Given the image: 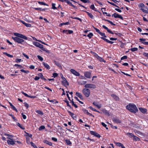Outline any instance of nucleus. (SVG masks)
I'll return each mask as SVG.
<instances>
[{
  "instance_id": "f704fd0d",
  "label": "nucleus",
  "mask_w": 148,
  "mask_h": 148,
  "mask_svg": "<svg viewBox=\"0 0 148 148\" xmlns=\"http://www.w3.org/2000/svg\"><path fill=\"white\" fill-rule=\"evenodd\" d=\"M65 141L67 145H70L72 144V143L68 139L66 140Z\"/></svg>"
},
{
  "instance_id": "774afa93",
  "label": "nucleus",
  "mask_w": 148,
  "mask_h": 148,
  "mask_svg": "<svg viewBox=\"0 0 148 148\" xmlns=\"http://www.w3.org/2000/svg\"><path fill=\"white\" fill-rule=\"evenodd\" d=\"M21 93L26 97H29V95H28L27 94L24 92H22Z\"/></svg>"
},
{
  "instance_id": "9d476101",
  "label": "nucleus",
  "mask_w": 148,
  "mask_h": 148,
  "mask_svg": "<svg viewBox=\"0 0 148 148\" xmlns=\"http://www.w3.org/2000/svg\"><path fill=\"white\" fill-rule=\"evenodd\" d=\"M90 133L91 134L94 135L95 136L98 138H99L101 137V136L98 134L97 133L93 131H90Z\"/></svg>"
},
{
  "instance_id": "7c9ffc66",
  "label": "nucleus",
  "mask_w": 148,
  "mask_h": 148,
  "mask_svg": "<svg viewBox=\"0 0 148 148\" xmlns=\"http://www.w3.org/2000/svg\"><path fill=\"white\" fill-rule=\"evenodd\" d=\"M139 40L140 41V42L142 43L143 44L145 45V43L144 42H146L145 41L146 40V39H145L143 38H140L139 39Z\"/></svg>"
},
{
  "instance_id": "2f4dec72",
  "label": "nucleus",
  "mask_w": 148,
  "mask_h": 148,
  "mask_svg": "<svg viewBox=\"0 0 148 148\" xmlns=\"http://www.w3.org/2000/svg\"><path fill=\"white\" fill-rule=\"evenodd\" d=\"M111 96L114 99H115L116 100H119V97L117 96H116L114 95H112Z\"/></svg>"
},
{
  "instance_id": "e433bc0d",
  "label": "nucleus",
  "mask_w": 148,
  "mask_h": 148,
  "mask_svg": "<svg viewBox=\"0 0 148 148\" xmlns=\"http://www.w3.org/2000/svg\"><path fill=\"white\" fill-rule=\"evenodd\" d=\"M36 112L38 113V114L41 115H43V113L42 111H41L40 110H37L36 111Z\"/></svg>"
},
{
  "instance_id": "c9c22d12",
  "label": "nucleus",
  "mask_w": 148,
  "mask_h": 148,
  "mask_svg": "<svg viewBox=\"0 0 148 148\" xmlns=\"http://www.w3.org/2000/svg\"><path fill=\"white\" fill-rule=\"evenodd\" d=\"M16 125L21 129L23 130H24L25 129V127L21 125L19 123H17Z\"/></svg>"
},
{
  "instance_id": "ea45409f",
  "label": "nucleus",
  "mask_w": 148,
  "mask_h": 148,
  "mask_svg": "<svg viewBox=\"0 0 148 148\" xmlns=\"http://www.w3.org/2000/svg\"><path fill=\"white\" fill-rule=\"evenodd\" d=\"M55 5H56L55 3H52V8L54 10L57 9V8L55 7Z\"/></svg>"
},
{
  "instance_id": "f3484780",
  "label": "nucleus",
  "mask_w": 148,
  "mask_h": 148,
  "mask_svg": "<svg viewBox=\"0 0 148 148\" xmlns=\"http://www.w3.org/2000/svg\"><path fill=\"white\" fill-rule=\"evenodd\" d=\"M102 27L103 28H104V29H106V30H107V32L112 34H114V33L112 32L111 31H110V30H109L107 27H106L105 25H103L102 26Z\"/></svg>"
},
{
  "instance_id": "1a4fd4ad",
  "label": "nucleus",
  "mask_w": 148,
  "mask_h": 148,
  "mask_svg": "<svg viewBox=\"0 0 148 148\" xmlns=\"http://www.w3.org/2000/svg\"><path fill=\"white\" fill-rule=\"evenodd\" d=\"M70 71L73 74L76 76H79L80 75V74L78 72L73 69H71L70 70Z\"/></svg>"
},
{
  "instance_id": "8fccbe9b",
  "label": "nucleus",
  "mask_w": 148,
  "mask_h": 148,
  "mask_svg": "<svg viewBox=\"0 0 148 148\" xmlns=\"http://www.w3.org/2000/svg\"><path fill=\"white\" fill-rule=\"evenodd\" d=\"M90 8L91 9L95 11H96V10H95V8L94 4H92L91 5V6H90Z\"/></svg>"
},
{
  "instance_id": "a211bd4d",
  "label": "nucleus",
  "mask_w": 148,
  "mask_h": 148,
  "mask_svg": "<svg viewBox=\"0 0 148 148\" xmlns=\"http://www.w3.org/2000/svg\"><path fill=\"white\" fill-rule=\"evenodd\" d=\"M101 38V39L105 41L106 42H107L108 43H110V44H112L114 42H113L110 41L103 37H102Z\"/></svg>"
},
{
  "instance_id": "a18cd8bd",
  "label": "nucleus",
  "mask_w": 148,
  "mask_h": 148,
  "mask_svg": "<svg viewBox=\"0 0 148 148\" xmlns=\"http://www.w3.org/2000/svg\"><path fill=\"white\" fill-rule=\"evenodd\" d=\"M130 50L134 52L136 51H137L138 50V48L136 47L130 49Z\"/></svg>"
},
{
  "instance_id": "09e8293b",
  "label": "nucleus",
  "mask_w": 148,
  "mask_h": 148,
  "mask_svg": "<svg viewBox=\"0 0 148 148\" xmlns=\"http://www.w3.org/2000/svg\"><path fill=\"white\" fill-rule=\"evenodd\" d=\"M26 142L28 144L30 143V138L29 137H26Z\"/></svg>"
},
{
  "instance_id": "423d86ee",
  "label": "nucleus",
  "mask_w": 148,
  "mask_h": 148,
  "mask_svg": "<svg viewBox=\"0 0 148 148\" xmlns=\"http://www.w3.org/2000/svg\"><path fill=\"white\" fill-rule=\"evenodd\" d=\"M84 87L85 88L95 89L96 88V86L92 84H87L85 85Z\"/></svg>"
},
{
  "instance_id": "aec40b11",
  "label": "nucleus",
  "mask_w": 148,
  "mask_h": 148,
  "mask_svg": "<svg viewBox=\"0 0 148 148\" xmlns=\"http://www.w3.org/2000/svg\"><path fill=\"white\" fill-rule=\"evenodd\" d=\"M76 95L80 98L81 99H83V97L80 93L78 92H76Z\"/></svg>"
},
{
  "instance_id": "bb28decb",
  "label": "nucleus",
  "mask_w": 148,
  "mask_h": 148,
  "mask_svg": "<svg viewBox=\"0 0 148 148\" xmlns=\"http://www.w3.org/2000/svg\"><path fill=\"white\" fill-rule=\"evenodd\" d=\"M38 75L39 76H40V78L44 80H46V79L44 77L43 75H42V73H39L38 74Z\"/></svg>"
},
{
  "instance_id": "69168bd1",
  "label": "nucleus",
  "mask_w": 148,
  "mask_h": 148,
  "mask_svg": "<svg viewBox=\"0 0 148 148\" xmlns=\"http://www.w3.org/2000/svg\"><path fill=\"white\" fill-rule=\"evenodd\" d=\"M26 136H28L29 137L31 138L32 136V135L31 134H29V133H26Z\"/></svg>"
},
{
  "instance_id": "dca6fc26",
  "label": "nucleus",
  "mask_w": 148,
  "mask_h": 148,
  "mask_svg": "<svg viewBox=\"0 0 148 148\" xmlns=\"http://www.w3.org/2000/svg\"><path fill=\"white\" fill-rule=\"evenodd\" d=\"M68 112L69 113V114L71 116V117L74 119H75L77 117L75 114L71 112L70 111H68Z\"/></svg>"
},
{
  "instance_id": "4d7b16f0",
  "label": "nucleus",
  "mask_w": 148,
  "mask_h": 148,
  "mask_svg": "<svg viewBox=\"0 0 148 148\" xmlns=\"http://www.w3.org/2000/svg\"><path fill=\"white\" fill-rule=\"evenodd\" d=\"M99 34L102 36H103L104 37H106V36L105 35V34L104 33H102L101 32L99 33Z\"/></svg>"
},
{
  "instance_id": "052dcab7",
  "label": "nucleus",
  "mask_w": 148,
  "mask_h": 148,
  "mask_svg": "<svg viewBox=\"0 0 148 148\" xmlns=\"http://www.w3.org/2000/svg\"><path fill=\"white\" fill-rule=\"evenodd\" d=\"M22 60L21 59H17L15 60V62L16 63L20 62Z\"/></svg>"
},
{
  "instance_id": "4be33fe9",
  "label": "nucleus",
  "mask_w": 148,
  "mask_h": 148,
  "mask_svg": "<svg viewBox=\"0 0 148 148\" xmlns=\"http://www.w3.org/2000/svg\"><path fill=\"white\" fill-rule=\"evenodd\" d=\"M65 2H66L68 4L70 5L72 7H73L74 8H75L76 6L74 5H73L71 2L70 1H69L68 0H66L65 1Z\"/></svg>"
},
{
  "instance_id": "0e129e2a",
  "label": "nucleus",
  "mask_w": 148,
  "mask_h": 148,
  "mask_svg": "<svg viewBox=\"0 0 148 148\" xmlns=\"http://www.w3.org/2000/svg\"><path fill=\"white\" fill-rule=\"evenodd\" d=\"M9 115L12 116V119H13L14 120V121H16V119L15 118L14 116L13 115H12L11 114H9Z\"/></svg>"
},
{
  "instance_id": "2eb2a0df",
  "label": "nucleus",
  "mask_w": 148,
  "mask_h": 148,
  "mask_svg": "<svg viewBox=\"0 0 148 148\" xmlns=\"http://www.w3.org/2000/svg\"><path fill=\"white\" fill-rule=\"evenodd\" d=\"M141 10L144 12L146 13H148V8L146 6H145L143 9H141Z\"/></svg>"
},
{
  "instance_id": "f8f14e48",
  "label": "nucleus",
  "mask_w": 148,
  "mask_h": 148,
  "mask_svg": "<svg viewBox=\"0 0 148 148\" xmlns=\"http://www.w3.org/2000/svg\"><path fill=\"white\" fill-rule=\"evenodd\" d=\"M113 121L114 122L117 123H120L121 122L120 120L117 118L114 117L113 118Z\"/></svg>"
},
{
  "instance_id": "5fc2aeb1",
  "label": "nucleus",
  "mask_w": 148,
  "mask_h": 148,
  "mask_svg": "<svg viewBox=\"0 0 148 148\" xmlns=\"http://www.w3.org/2000/svg\"><path fill=\"white\" fill-rule=\"evenodd\" d=\"M21 71L22 72H24L26 73H29V71H25L24 69L21 70Z\"/></svg>"
},
{
  "instance_id": "b1692460",
  "label": "nucleus",
  "mask_w": 148,
  "mask_h": 148,
  "mask_svg": "<svg viewBox=\"0 0 148 148\" xmlns=\"http://www.w3.org/2000/svg\"><path fill=\"white\" fill-rule=\"evenodd\" d=\"M43 142L45 144H46L50 146H51L52 145V143L51 142H49L47 140H44Z\"/></svg>"
},
{
  "instance_id": "37998d69",
  "label": "nucleus",
  "mask_w": 148,
  "mask_h": 148,
  "mask_svg": "<svg viewBox=\"0 0 148 148\" xmlns=\"http://www.w3.org/2000/svg\"><path fill=\"white\" fill-rule=\"evenodd\" d=\"M64 101L66 103L67 105V106H69L70 108H71V106L69 105V101L67 100H65Z\"/></svg>"
},
{
  "instance_id": "13d9d810",
  "label": "nucleus",
  "mask_w": 148,
  "mask_h": 148,
  "mask_svg": "<svg viewBox=\"0 0 148 148\" xmlns=\"http://www.w3.org/2000/svg\"><path fill=\"white\" fill-rule=\"evenodd\" d=\"M83 112L85 113V114H87V115L88 114V113L89 112H88V110H86V109H83Z\"/></svg>"
},
{
  "instance_id": "338daca9",
  "label": "nucleus",
  "mask_w": 148,
  "mask_h": 148,
  "mask_svg": "<svg viewBox=\"0 0 148 148\" xmlns=\"http://www.w3.org/2000/svg\"><path fill=\"white\" fill-rule=\"evenodd\" d=\"M143 55L145 57L148 58V53L144 52L143 53Z\"/></svg>"
},
{
  "instance_id": "4468645a",
  "label": "nucleus",
  "mask_w": 148,
  "mask_h": 148,
  "mask_svg": "<svg viewBox=\"0 0 148 148\" xmlns=\"http://www.w3.org/2000/svg\"><path fill=\"white\" fill-rule=\"evenodd\" d=\"M91 73L89 72H87L84 73V75L87 78H90Z\"/></svg>"
},
{
  "instance_id": "6e6552de",
  "label": "nucleus",
  "mask_w": 148,
  "mask_h": 148,
  "mask_svg": "<svg viewBox=\"0 0 148 148\" xmlns=\"http://www.w3.org/2000/svg\"><path fill=\"white\" fill-rule=\"evenodd\" d=\"M9 139L7 140V143L9 145H13L15 144V142L14 141L13 139H12L10 138H7Z\"/></svg>"
},
{
  "instance_id": "0eeeda50",
  "label": "nucleus",
  "mask_w": 148,
  "mask_h": 148,
  "mask_svg": "<svg viewBox=\"0 0 148 148\" xmlns=\"http://www.w3.org/2000/svg\"><path fill=\"white\" fill-rule=\"evenodd\" d=\"M33 43L34 45L40 48H43V46L41 44L38 42L34 41L33 42Z\"/></svg>"
},
{
  "instance_id": "6ab92c4d",
  "label": "nucleus",
  "mask_w": 148,
  "mask_h": 148,
  "mask_svg": "<svg viewBox=\"0 0 148 148\" xmlns=\"http://www.w3.org/2000/svg\"><path fill=\"white\" fill-rule=\"evenodd\" d=\"M53 62L55 63L56 65H57L60 69H62V66H61V64L60 63L56 62V61H54Z\"/></svg>"
},
{
  "instance_id": "bf43d9fd",
  "label": "nucleus",
  "mask_w": 148,
  "mask_h": 148,
  "mask_svg": "<svg viewBox=\"0 0 148 148\" xmlns=\"http://www.w3.org/2000/svg\"><path fill=\"white\" fill-rule=\"evenodd\" d=\"M25 25L27 27H31V24L26 23L25 24Z\"/></svg>"
},
{
  "instance_id": "e2e57ef3",
  "label": "nucleus",
  "mask_w": 148,
  "mask_h": 148,
  "mask_svg": "<svg viewBox=\"0 0 148 148\" xmlns=\"http://www.w3.org/2000/svg\"><path fill=\"white\" fill-rule=\"evenodd\" d=\"M90 109H91L94 111L98 112H99V111H97L95 109H94L91 106H90Z\"/></svg>"
},
{
  "instance_id": "72a5a7b5",
  "label": "nucleus",
  "mask_w": 148,
  "mask_h": 148,
  "mask_svg": "<svg viewBox=\"0 0 148 148\" xmlns=\"http://www.w3.org/2000/svg\"><path fill=\"white\" fill-rule=\"evenodd\" d=\"M3 54L10 58H12L13 57L12 55L8 54L6 52H4L3 53Z\"/></svg>"
},
{
  "instance_id": "c03bdc74",
  "label": "nucleus",
  "mask_w": 148,
  "mask_h": 148,
  "mask_svg": "<svg viewBox=\"0 0 148 148\" xmlns=\"http://www.w3.org/2000/svg\"><path fill=\"white\" fill-rule=\"evenodd\" d=\"M104 20L106 21H107L110 24L112 25H115L111 21L106 19H105Z\"/></svg>"
},
{
  "instance_id": "79ce46f5",
  "label": "nucleus",
  "mask_w": 148,
  "mask_h": 148,
  "mask_svg": "<svg viewBox=\"0 0 148 148\" xmlns=\"http://www.w3.org/2000/svg\"><path fill=\"white\" fill-rule=\"evenodd\" d=\"M134 140L136 141H139L140 140V139L137 137L134 136Z\"/></svg>"
},
{
  "instance_id": "4c0bfd02",
  "label": "nucleus",
  "mask_w": 148,
  "mask_h": 148,
  "mask_svg": "<svg viewBox=\"0 0 148 148\" xmlns=\"http://www.w3.org/2000/svg\"><path fill=\"white\" fill-rule=\"evenodd\" d=\"M86 13L88 15V16L91 18H93V15L90 13L88 12H86Z\"/></svg>"
},
{
  "instance_id": "7ed1b4c3",
  "label": "nucleus",
  "mask_w": 148,
  "mask_h": 148,
  "mask_svg": "<svg viewBox=\"0 0 148 148\" xmlns=\"http://www.w3.org/2000/svg\"><path fill=\"white\" fill-rule=\"evenodd\" d=\"M91 53H92L94 56H95L97 59L99 60L101 62H105V61L102 58L99 56L97 53L92 51H91Z\"/></svg>"
},
{
  "instance_id": "f257e3e1",
  "label": "nucleus",
  "mask_w": 148,
  "mask_h": 148,
  "mask_svg": "<svg viewBox=\"0 0 148 148\" xmlns=\"http://www.w3.org/2000/svg\"><path fill=\"white\" fill-rule=\"evenodd\" d=\"M126 108L130 111L133 113H136L138 111L137 107L133 103H129L126 106Z\"/></svg>"
},
{
  "instance_id": "9b49d317",
  "label": "nucleus",
  "mask_w": 148,
  "mask_h": 148,
  "mask_svg": "<svg viewBox=\"0 0 148 148\" xmlns=\"http://www.w3.org/2000/svg\"><path fill=\"white\" fill-rule=\"evenodd\" d=\"M112 16H114L115 18H119L123 20V18L121 15H119L117 14L114 13L112 15Z\"/></svg>"
},
{
  "instance_id": "412c9836",
  "label": "nucleus",
  "mask_w": 148,
  "mask_h": 148,
  "mask_svg": "<svg viewBox=\"0 0 148 148\" xmlns=\"http://www.w3.org/2000/svg\"><path fill=\"white\" fill-rule=\"evenodd\" d=\"M42 64H43V65L45 67V68H46L47 69H50V66L47 63H46L45 62H43L42 63Z\"/></svg>"
},
{
  "instance_id": "473e14b6",
  "label": "nucleus",
  "mask_w": 148,
  "mask_h": 148,
  "mask_svg": "<svg viewBox=\"0 0 148 148\" xmlns=\"http://www.w3.org/2000/svg\"><path fill=\"white\" fill-rule=\"evenodd\" d=\"M35 9L36 10H40V11H45V10H46L47 9V8L42 9L41 8H35Z\"/></svg>"
},
{
  "instance_id": "20e7f679",
  "label": "nucleus",
  "mask_w": 148,
  "mask_h": 148,
  "mask_svg": "<svg viewBox=\"0 0 148 148\" xmlns=\"http://www.w3.org/2000/svg\"><path fill=\"white\" fill-rule=\"evenodd\" d=\"M12 38L14 40V41L19 43L21 44L24 41L22 39H21L17 37H12Z\"/></svg>"
},
{
  "instance_id": "a19ab883",
  "label": "nucleus",
  "mask_w": 148,
  "mask_h": 148,
  "mask_svg": "<svg viewBox=\"0 0 148 148\" xmlns=\"http://www.w3.org/2000/svg\"><path fill=\"white\" fill-rule=\"evenodd\" d=\"M145 6L144 4L142 3H140L139 5V6L141 8V9H143Z\"/></svg>"
},
{
  "instance_id": "5701e85b",
  "label": "nucleus",
  "mask_w": 148,
  "mask_h": 148,
  "mask_svg": "<svg viewBox=\"0 0 148 148\" xmlns=\"http://www.w3.org/2000/svg\"><path fill=\"white\" fill-rule=\"evenodd\" d=\"M140 111L143 113H145L147 112V110L146 109L143 108H139Z\"/></svg>"
},
{
  "instance_id": "de8ad7c7",
  "label": "nucleus",
  "mask_w": 148,
  "mask_h": 148,
  "mask_svg": "<svg viewBox=\"0 0 148 148\" xmlns=\"http://www.w3.org/2000/svg\"><path fill=\"white\" fill-rule=\"evenodd\" d=\"M127 135H129V137H132V136H134V135L132 133H127Z\"/></svg>"
},
{
  "instance_id": "39448f33",
  "label": "nucleus",
  "mask_w": 148,
  "mask_h": 148,
  "mask_svg": "<svg viewBox=\"0 0 148 148\" xmlns=\"http://www.w3.org/2000/svg\"><path fill=\"white\" fill-rule=\"evenodd\" d=\"M14 35L15 36L18 37V38H20L26 40L28 39L27 38L26 36L21 34H20L18 33H14Z\"/></svg>"
},
{
  "instance_id": "6e6d98bb",
  "label": "nucleus",
  "mask_w": 148,
  "mask_h": 148,
  "mask_svg": "<svg viewBox=\"0 0 148 148\" xmlns=\"http://www.w3.org/2000/svg\"><path fill=\"white\" fill-rule=\"evenodd\" d=\"M38 58L41 61H42L43 60V58L41 56L39 55H38L37 56Z\"/></svg>"
},
{
  "instance_id": "58836bf2",
  "label": "nucleus",
  "mask_w": 148,
  "mask_h": 148,
  "mask_svg": "<svg viewBox=\"0 0 148 148\" xmlns=\"http://www.w3.org/2000/svg\"><path fill=\"white\" fill-rule=\"evenodd\" d=\"M38 3L40 5L48 6V5L47 4H46L45 3L43 2L38 1Z\"/></svg>"
},
{
  "instance_id": "cd10ccee",
  "label": "nucleus",
  "mask_w": 148,
  "mask_h": 148,
  "mask_svg": "<svg viewBox=\"0 0 148 148\" xmlns=\"http://www.w3.org/2000/svg\"><path fill=\"white\" fill-rule=\"evenodd\" d=\"M102 111L103 113L109 116L110 115L109 114L108 112V111L106 110H102Z\"/></svg>"
},
{
  "instance_id": "c756f323",
  "label": "nucleus",
  "mask_w": 148,
  "mask_h": 148,
  "mask_svg": "<svg viewBox=\"0 0 148 148\" xmlns=\"http://www.w3.org/2000/svg\"><path fill=\"white\" fill-rule=\"evenodd\" d=\"M139 40L140 41V42L142 43L143 44L145 45V43L144 42H146L145 41L146 40V39H145L143 38H140L139 39Z\"/></svg>"
},
{
  "instance_id": "3c124183",
  "label": "nucleus",
  "mask_w": 148,
  "mask_h": 148,
  "mask_svg": "<svg viewBox=\"0 0 148 148\" xmlns=\"http://www.w3.org/2000/svg\"><path fill=\"white\" fill-rule=\"evenodd\" d=\"M45 128V127L43 125L41 126L39 128V130H44Z\"/></svg>"
},
{
  "instance_id": "49530a36",
  "label": "nucleus",
  "mask_w": 148,
  "mask_h": 148,
  "mask_svg": "<svg viewBox=\"0 0 148 148\" xmlns=\"http://www.w3.org/2000/svg\"><path fill=\"white\" fill-rule=\"evenodd\" d=\"M86 82H87L86 81H81V82H79V83L81 85H83L86 84Z\"/></svg>"
},
{
  "instance_id": "f03ea898",
  "label": "nucleus",
  "mask_w": 148,
  "mask_h": 148,
  "mask_svg": "<svg viewBox=\"0 0 148 148\" xmlns=\"http://www.w3.org/2000/svg\"><path fill=\"white\" fill-rule=\"evenodd\" d=\"M82 92L84 96L86 97H88L90 95V90L86 88L84 89Z\"/></svg>"
},
{
  "instance_id": "393cba45",
  "label": "nucleus",
  "mask_w": 148,
  "mask_h": 148,
  "mask_svg": "<svg viewBox=\"0 0 148 148\" xmlns=\"http://www.w3.org/2000/svg\"><path fill=\"white\" fill-rule=\"evenodd\" d=\"M10 106H11V108L13 110H15V111H16V112H18V110H17L16 109V108L13 106L12 105V104L11 103H10Z\"/></svg>"
},
{
  "instance_id": "c85d7f7f",
  "label": "nucleus",
  "mask_w": 148,
  "mask_h": 148,
  "mask_svg": "<svg viewBox=\"0 0 148 148\" xmlns=\"http://www.w3.org/2000/svg\"><path fill=\"white\" fill-rule=\"evenodd\" d=\"M139 40L140 41V42L142 43L143 44L145 45V43L144 42H146L145 41L146 40V39H145L143 38H140L139 39Z\"/></svg>"
},
{
  "instance_id": "ddd939ff",
  "label": "nucleus",
  "mask_w": 148,
  "mask_h": 148,
  "mask_svg": "<svg viewBox=\"0 0 148 148\" xmlns=\"http://www.w3.org/2000/svg\"><path fill=\"white\" fill-rule=\"evenodd\" d=\"M62 79L63 81H62V82L64 84L65 86L69 85V83L65 78H63V79Z\"/></svg>"
},
{
  "instance_id": "864d4df0",
  "label": "nucleus",
  "mask_w": 148,
  "mask_h": 148,
  "mask_svg": "<svg viewBox=\"0 0 148 148\" xmlns=\"http://www.w3.org/2000/svg\"><path fill=\"white\" fill-rule=\"evenodd\" d=\"M93 36V34L92 33H90L87 36L89 37V38H91Z\"/></svg>"
},
{
  "instance_id": "603ef678",
  "label": "nucleus",
  "mask_w": 148,
  "mask_h": 148,
  "mask_svg": "<svg viewBox=\"0 0 148 148\" xmlns=\"http://www.w3.org/2000/svg\"><path fill=\"white\" fill-rule=\"evenodd\" d=\"M30 144L34 148H38L32 142H31Z\"/></svg>"
},
{
  "instance_id": "680f3d73",
  "label": "nucleus",
  "mask_w": 148,
  "mask_h": 148,
  "mask_svg": "<svg viewBox=\"0 0 148 148\" xmlns=\"http://www.w3.org/2000/svg\"><path fill=\"white\" fill-rule=\"evenodd\" d=\"M127 58V56H125L121 58V60H123L124 59H126Z\"/></svg>"
},
{
  "instance_id": "a878e982",
  "label": "nucleus",
  "mask_w": 148,
  "mask_h": 148,
  "mask_svg": "<svg viewBox=\"0 0 148 148\" xmlns=\"http://www.w3.org/2000/svg\"><path fill=\"white\" fill-rule=\"evenodd\" d=\"M93 104L95 106H97L99 108H101V106L100 105H99L98 103L97 102H94L93 103Z\"/></svg>"
}]
</instances>
